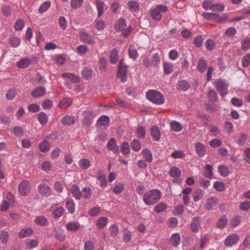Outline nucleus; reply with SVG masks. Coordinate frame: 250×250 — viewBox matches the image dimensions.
Here are the masks:
<instances>
[{
    "label": "nucleus",
    "instance_id": "3c124183",
    "mask_svg": "<svg viewBox=\"0 0 250 250\" xmlns=\"http://www.w3.org/2000/svg\"><path fill=\"white\" fill-rule=\"evenodd\" d=\"M171 129L175 132L180 131L182 129V125L177 121H172L170 124Z\"/></svg>",
    "mask_w": 250,
    "mask_h": 250
},
{
    "label": "nucleus",
    "instance_id": "9d476101",
    "mask_svg": "<svg viewBox=\"0 0 250 250\" xmlns=\"http://www.w3.org/2000/svg\"><path fill=\"white\" fill-rule=\"evenodd\" d=\"M107 148L109 151H112L116 154L119 153V147L117 145L116 140L114 138H111L107 144Z\"/></svg>",
    "mask_w": 250,
    "mask_h": 250
},
{
    "label": "nucleus",
    "instance_id": "72a5a7b5",
    "mask_svg": "<svg viewBox=\"0 0 250 250\" xmlns=\"http://www.w3.org/2000/svg\"><path fill=\"white\" fill-rule=\"evenodd\" d=\"M207 21H213L217 23H221L226 21L228 17H204Z\"/></svg>",
    "mask_w": 250,
    "mask_h": 250
},
{
    "label": "nucleus",
    "instance_id": "7ed1b4c3",
    "mask_svg": "<svg viewBox=\"0 0 250 250\" xmlns=\"http://www.w3.org/2000/svg\"><path fill=\"white\" fill-rule=\"evenodd\" d=\"M128 66L125 63L124 60L121 59L118 64L117 76L120 79L122 83H124L127 81Z\"/></svg>",
    "mask_w": 250,
    "mask_h": 250
},
{
    "label": "nucleus",
    "instance_id": "cd10ccee",
    "mask_svg": "<svg viewBox=\"0 0 250 250\" xmlns=\"http://www.w3.org/2000/svg\"><path fill=\"white\" fill-rule=\"evenodd\" d=\"M108 223V218L105 217L99 218L97 222V226L99 229L104 228Z\"/></svg>",
    "mask_w": 250,
    "mask_h": 250
},
{
    "label": "nucleus",
    "instance_id": "e433bc0d",
    "mask_svg": "<svg viewBox=\"0 0 250 250\" xmlns=\"http://www.w3.org/2000/svg\"><path fill=\"white\" fill-rule=\"evenodd\" d=\"M170 241L172 245L177 247L180 242V236L179 233L173 234L170 238Z\"/></svg>",
    "mask_w": 250,
    "mask_h": 250
},
{
    "label": "nucleus",
    "instance_id": "0eeeda50",
    "mask_svg": "<svg viewBox=\"0 0 250 250\" xmlns=\"http://www.w3.org/2000/svg\"><path fill=\"white\" fill-rule=\"evenodd\" d=\"M80 38L82 42L89 44L94 43L92 37L85 30H81L79 32Z\"/></svg>",
    "mask_w": 250,
    "mask_h": 250
},
{
    "label": "nucleus",
    "instance_id": "4be33fe9",
    "mask_svg": "<svg viewBox=\"0 0 250 250\" xmlns=\"http://www.w3.org/2000/svg\"><path fill=\"white\" fill-rule=\"evenodd\" d=\"M207 66V62L203 58L199 59L198 65L197 66V69L201 73H203L205 71Z\"/></svg>",
    "mask_w": 250,
    "mask_h": 250
},
{
    "label": "nucleus",
    "instance_id": "f8f14e48",
    "mask_svg": "<svg viewBox=\"0 0 250 250\" xmlns=\"http://www.w3.org/2000/svg\"><path fill=\"white\" fill-rule=\"evenodd\" d=\"M39 192L43 196H49L51 194V187L45 184L42 183L38 187Z\"/></svg>",
    "mask_w": 250,
    "mask_h": 250
},
{
    "label": "nucleus",
    "instance_id": "39448f33",
    "mask_svg": "<svg viewBox=\"0 0 250 250\" xmlns=\"http://www.w3.org/2000/svg\"><path fill=\"white\" fill-rule=\"evenodd\" d=\"M31 189V185L27 180L21 181L18 186V190L22 196H25L28 193Z\"/></svg>",
    "mask_w": 250,
    "mask_h": 250
},
{
    "label": "nucleus",
    "instance_id": "5701e85b",
    "mask_svg": "<svg viewBox=\"0 0 250 250\" xmlns=\"http://www.w3.org/2000/svg\"><path fill=\"white\" fill-rule=\"evenodd\" d=\"M33 233V230L29 228L22 229L19 232V237L21 238H25L30 236Z\"/></svg>",
    "mask_w": 250,
    "mask_h": 250
},
{
    "label": "nucleus",
    "instance_id": "a878e982",
    "mask_svg": "<svg viewBox=\"0 0 250 250\" xmlns=\"http://www.w3.org/2000/svg\"><path fill=\"white\" fill-rule=\"evenodd\" d=\"M8 42L11 47L16 48L20 45L21 40L18 38L11 36L9 38Z\"/></svg>",
    "mask_w": 250,
    "mask_h": 250
},
{
    "label": "nucleus",
    "instance_id": "864d4df0",
    "mask_svg": "<svg viewBox=\"0 0 250 250\" xmlns=\"http://www.w3.org/2000/svg\"><path fill=\"white\" fill-rule=\"evenodd\" d=\"M124 185L123 183H119L113 187V192L116 194H120L124 190Z\"/></svg>",
    "mask_w": 250,
    "mask_h": 250
},
{
    "label": "nucleus",
    "instance_id": "f704fd0d",
    "mask_svg": "<svg viewBox=\"0 0 250 250\" xmlns=\"http://www.w3.org/2000/svg\"><path fill=\"white\" fill-rule=\"evenodd\" d=\"M35 223L37 225L45 226L48 224V220L45 216H38L35 219Z\"/></svg>",
    "mask_w": 250,
    "mask_h": 250
},
{
    "label": "nucleus",
    "instance_id": "aec40b11",
    "mask_svg": "<svg viewBox=\"0 0 250 250\" xmlns=\"http://www.w3.org/2000/svg\"><path fill=\"white\" fill-rule=\"evenodd\" d=\"M212 166L210 165H207L204 167L203 175L206 178L211 179L213 177Z\"/></svg>",
    "mask_w": 250,
    "mask_h": 250
},
{
    "label": "nucleus",
    "instance_id": "e2e57ef3",
    "mask_svg": "<svg viewBox=\"0 0 250 250\" xmlns=\"http://www.w3.org/2000/svg\"><path fill=\"white\" fill-rule=\"evenodd\" d=\"M83 0H71L70 5L73 9L79 8L83 3Z\"/></svg>",
    "mask_w": 250,
    "mask_h": 250
},
{
    "label": "nucleus",
    "instance_id": "603ef678",
    "mask_svg": "<svg viewBox=\"0 0 250 250\" xmlns=\"http://www.w3.org/2000/svg\"><path fill=\"white\" fill-rule=\"evenodd\" d=\"M218 171L221 175L226 177L229 174L228 167L224 165H220L218 167Z\"/></svg>",
    "mask_w": 250,
    "mask_h": 250
},
{
    "label": "nucleus",
    "instance_id": "412c9836",
    "mask_svg": "<svg viewBox=\"0 0 250 250\" xmlns=\"http://www.w3.org/2000/svg\"><path fill=\"white\" fill-rule=\"evenodd\" d=\"M170 176L175 179H178L181 175V171L179 168L177 167H173L170 168L169 171Z\"/></svg>",
    "mask_w": 250,
    "mask_h": 250
},
{
    "label": "nucleus",
    "instance_id": "393cba45",
    "mask_svg": "<svg viewBox=\"0 0 250 250\" xmlns=\"http://www.w3.org/2000/svg\"><path fill=\"white\" fill-rule=\"evenodd\" d=\"M38 119L42 125H45L48 122L47 114L43 112H40L38 115Z\"/></svg>",
    "mask_w": 250,
    "mask_h": 250
},
{
    "label": "nucleus",
    "instance_id": "338daca9",
    "mask_svg": "<svg viewBox=\"0 0 250 250\" xmlns=\"http://www.w3.org/2000/svg\"><path fill=\"white\" fill-rule=\"evenodd\" d=\"M203 194V191L200 188L196 189L193 193V199L195 202L199 200L200 196Z\"/></svg>",
    "mask_w": 250,
    "mask_h": 250
},
{
    "label": "nucleus",
    "instance_id": "4d7b16f0",
    "mask_svg": "<svg viewBox=\"0 0 250 250\" xmlns=\"http://www.w3.org/2000/svg\"><path fill=\"white\" fill-rule=\"evenodd\" d=\"M205 46L207 50L212 51L214 49L215 44L212 39H208L206 42Z\"/></svg>",
    "mask_w": 250,
    "mask_h": 250
},
{
    "label": "nucleus",
    "instance_id": "c756f323",
    "mask_svg": "<svg viewBox=\"0 0 250 250\" xmlns=\"http://www.w3.org/2000/svg\"><path fill=\"white\" fill-rule=\"evenodd\" d=\"M110 62L112 64L116 63L119 59L118 52L116 49H114L111 52L109 56Z\"/></svg>",
    "mask_w": 250,
    "mask_h": 250
},
{
    "label": "nucleus",
    "instance_id": "ea45409f",
    "mask_svg": "<svg viewBox=\"0 0 250 250\" xmlns=\"http://www.w3.org/2000/svg\"><path fill=\"white\" fill-rule=\"evenodd\" d=\"M30 63V61L28 59H23L17 62V66L19 68H24L28 67Z\"/></svg>",
    "mask_w": 250,
    "mask_h": 250
},
{
    "label": "nucleus",
    "instance_id": "8fccbe9b",
    "mask_svg": "<svg viewBox=\"0 0 250 250\" xmlns=\"http://www.w3.org/2000/svg\"><path fill=\"white\" fill-rule=\"evenodd\" d=\"M121 151L124 155H127L130 153V147L128 143L124 142L121 144Z\"/></svg>",
    "mask_w": 250,
    "mask_h": 250
},
{
    "label": "nucleus",
    "instance_id": "20e7f679",
    "mask_svg": "<svg viewBox=\"0 0 250 250\" xmlns=\"http://www.w3.org/2000/svg\"><path fill=\"white\" fill-rule=\"evenodd\" d=\"M214 84L220 94L224 97L228 93V84L226 80L219 79L215 80Z\"/></svg>",
    "mask_w": 250,
    "mask_h": 250
},
{
    "label": "nucleus",
    "instance_id": "f257e3e1",
    "mask_svg": "<svg viewBox=\"0 0 250 250\" xmlns=\"http://www.w3.org/2000/svg\"><path fill=\"white\" fill-rule=\"evenodd\" d=\"M161 196V192L159 189H151L144 194L143 201L147 205H154L160 199Z\"/></svg>",
    "mask_w": 250,
    "mask_h": 250
},
{
    "label": "nucleus",
    "instance_id": "774afa93",
    "mask_svg": "<svg viewBox=\"0 0 250 250\" xmlns=\"http://www.w3.org/2000/svg\"><path fill=\"white\" fill-rule=\"evenodd\" d=\"M137 136L140 138H144L146 135V130L143 126H139L137 128Z\"/></svg>",
    "mask_w": 250,
    "mask_h": 250
},
{
    "label": "nucleus",
    "instance_id": "4468645a",
    "mask_svg": "<svg viewBox=\"0 0 250 250\" xmlns=\"http://www.w3.org/2000/svg\"><path fill=\"white\" fill-rule=\"evenodd\" d=\"M46 93V89L44 87L39 86L35 88L31 92V96L34 98H40L42 97Z\"/></svg>",
    "mask_w": 250,
    "mask_h": 250
},
{
    "label": "nucleus",
    "instance_id": "37998d69",
    "mask_svg": "<svg viewBox=\"0 0 250 250\" xmlns=\"http://www.w3.org/2000/svg\"><path fill=\"white\" fill-rule=\"evenodd\" d=\"M62 122L64 125H70L74 123V118L71 116H65L62 118Z\"/></svg>",
    "mask_w": 250,
    "mask_h": 250
},
{
    "label": "nucleus",
    "instance_id": "a18cd8bd",
    "mask_svg": "<svg viewBox=\"0 0 250 250\" xmlns=\"http://www.w3.org/2000/svg\"><path fill=\"white\" fill-rule=\"evenodd\" d=\"M131 147L134 151H139L141 148L140 142L137 139H133L131 142Z\"/></svg>",
    "mask_w": 250,
    "mask_h": 250
},
{
    "label": "nucleus",
    "instance_id": "0e129e2a",
    "mask_svg": "<svg viewBox=\"0 0 250 250\" xmlns=\"http://www.w3.org/2000/svg\"><path fill=\"white\" fill-rule=\"evenodd\" d=\"M50 6V2L49 1L44 2L40 7L39 11L41 13L45 12Z\"/></svg>",
    "mask_w": 250,
    "mask_h": 250
},
{
    "label": "nucleus",
    "instance_id": "ddd939ff",
    "mask_svg": "<svg viewBox=\"0 0 250 250\" xmlns=\"http://www.w3.org/2000/svg\"><path fill=\"white\" fill-rule=\"evenodd\" d=\"M195 150L197 155L200 158L204 157L206 154V147L203 144L200 142L195 144Z\"/></svg>",
    "mask_w": 250,
    "mask_h": 250
},
{
    "label": "nucleus",
    "instance_id": "1a4fd4ad",
    "mask_svg": "<svg viewBox=\"0 0 250 250\" xmlns=\"http://www.w3.org/2000/svg\"><path fill=\"white\" fill-rule=\"evenodd\" d=\"M109 116L103 115L98 119L97 126L98 127L107 128L109 125Z\"/></svg>",
    "mask_w": 250,
    "mask_h": 250
},
{
    "label": "nucleus",
    "instance_id": "6e6552de",
    "mask_svg": "<svg viewBox=\"0 0 250 250\" xmlns=\"http://www.w3.org/2000/svg\"><path fill=\"white\" fill-rule=\"evenodd\" d=\"M85 124L89 125L91 121L95 117V114L92 109H87L83 112Z\"/></svg>",
    "mask_w": 250,
    "mask_h": 250
},
{
    "label": "nucleus",
    "instance_id": "de8ad7c7",
    "mask_svg": "<svg viewBox=\"0 0 250 250\" xmlns=\"http://www.w3.org/2000/svg\"><path fill=\"white\" fill-rule=\"evenodd\" d=\"M167 205L161 202L158 203L155 207V211L158 213H161L162 212H163L166 210L167 208Z\"/></svg>",
    "mask_w": 250,
    "mask_h": 250
},
{
    "label": "nucleus",
    "instance_id": "680f3d73",
    "mask_svg": "<svg viewBox=\"0 0 250 250\" xmlns=\"http://www.w3.org/2000/svg\"><path fill=\"white\" fill-rule=\"evenodd\" d=\"M128 54L129 57L134 61L136 60L138 56V54L136 49L134 48L130 47L128 49Z\"/></svg>",
    "mask_w": 250,
    "mask_h": 250
},
{
    "label": "nucleus",
    "instance_id": "4c0bfd02",
    "mask_svg": "<svg viewBox=\"0 0 250 250\" xmlns=\"http://www.w3.org/2000/svg\"><path fill=\"white\" fill-rule=\"evenodd\" d=\"M82 74L83 78L85 80H89L92 77V70L91 68L85 67L83 68Z\"/></svg>",
    "mask_w": 250,
    "mask_h": 250
},
{
    "label": "nucleus",
    "instance_id": "c85d7f7f",
    "mask_svg": "<svg viewBox=\"0 0 250 250\" xmlns=\"http://www.w3.org/2000/svg\"><path fill=\"white\" fill-rule=\"evenodd\" d=\"M142 155L146 160L148 162H151L153 160V156L151 152L148 149H144L142 151Z\"/></svg>",
    "mask_w": 250,
    "mask_h": 250
},
{
    "label": "nucleus",
    "instance_id": "69168bd1",
    "mask_svg": "<svg viewBox=\"0 0 250 250\" xmlns=\"http://www.w3.org/2000/svg\"><path fill=\"white\" fill-rule=\"evenodd\" d=\"M208 97L209 100L211 102H216L217 101V93L214 90H209L208 91Z\"/></svg>",
    "mask_w": 250,
    "mask_h": 250
},
{
    "label": "nucleus",
    "instance_id": "a19ab883",
    "mask_svg": "<svg viewBox=\"0 0 250 250\" xmlns=\"http://www.w3.org/2000/svg\"><path fill=\"white\" fill-rule=\"evenodd\" d=\"M173 67V66L170 62H165L163 64L164 71L166 74H170L172 71Z\"/></svg>",
    "mask_w": 250,
    "mask_h": 250
},
{
    "label": "nucleus",
    "instance_id": "6e6d98bb",
    "mask_svg": "<svg viewBox=\"0 0 250 250\" xmlns=\"http://www.w3.org/2000/svg\"><path fill=\"white\" fill-rule=\"evenodd\" d=\"M13 132L16 136L21 137L23 135L24 130L20 126H16L13 128Z\"/></svg>",
    "mask_w": 250,
    "mask_h": 250
},
{
    "label": "nucleus",
    "instance_id": "bf43d9fd",
    "mask_svg": "<svg viewBox=\"0 0 250 250\" xmlns=\"http://www.w3.org/2000/svg\"><path fill=\"white\" fill-rule=\"evenodd\" d=\"M24 26V22L21 19H19L15 23L14 27L17 31H21Z\"/></svg>",
    "mask_w": 250,
    "mask_h": 250
},
{
    "label": "nucleus",
    "instance_id": "09e8293b",
    "mask_svg": "<svg viewBox=\"0 0 250 250\" xmlns=\"http://www.w3.org/2000/svg\"><path fill=\"white\" fill-rule=\"evenodd\" d=\"M241 48L244 51H246L250 48V38L249 37L245 38L241 42Z\"/></svg>",
    "mask_w": 250,
    "mask_h": 250
},
{
    "label": "nucleus",
    "instance_id": "dca6fc26",
    "mask_svg": "<svg viewBox=\"0 0 250 250\" xmlns=\"http://www.w3.org/2000/svg\"><path fill=\"white\" fill-rule=\"evenodd\" d=\"M151 135L154 141H158L161 137V133L159 128L155 125H153L150 129Z\"/></svg>",
    "mask_w": 250,
    "mask_h": 250
},
{
    "label": "nucleus",
    "instance_id": "f3484780",
    "mask_svg": "<svg viewBox=\"0 0 250 250\" xmlns=\"http://www.w3.org/2000/svg\"><path fill=\"white\" fill-rule=\"evenodd\" d=\"M176 87L178 90L186 91L189 88L190 84L186 80H181L178 82Z\"/></svg>",
    "mask_w": 250,
    "mask_h": 250
},
{
    "label": "nucleus",
    "instance_id": "423d86ee",
    "mask_svg": "<svg viewBox=\"0 0 250 250\" xmlns=\"http://www.w3.org/2000/svg\"><path fill=\"white\" fill-rule=\"evenodd\" d=\"M240 238L238 235L232 233L228 235L224 240V244L227 247H230L236 244L239 240Z\"/></svg>",
    "mask_w": 250,
    "mask_h": 250
},
{
    "label": "nucleus",
    "instance_id": "bb28decb",
    "mask_svg": "<svg viewBox=\"0 0 250 250\" xmlns=\"http://www.w3.org/2000/svg\"><path fill=\"white\" fill-rule=\"evenodd\" d=\"M62 77L64 78H67L72 83H77L79 82V77L77 75H74V74L72 73H63L62 75Z\"/></svg>",
    "mask_w": 250,
    "mask_h": 250
},
{
    "label": "nucleus",
    "instance_id": "2f4dec72",
    "mask_svg": "<svg viewBox=\"0 0 250 250\" xmlns=\"http://www.w3.org/2000/svg\"><path fill=\"white\" fill-rule=\"evenodd\" d=\"M228 222L227 217L225 215L222 216L216 223V227L219 229H223Z\"/></svg>",
    "mask_w": 250,
    "mask_h": 250
},
{
    "label": "nucleus",
    "instance_id": "2eb2a0df",
    "mask_svg": "<svg viewBox=\"0 0 250 250\" xmlns=\"http://www.w3.org/2000/svg\"><path fill=\"white\" fill-rule=\"evenodd\" d=\"M126 21L123 18H121L118 20L114 25L115 30L119 32L123 31L126 27Z\"/></svg>",
    "mask_w": 250,
    "mask_h": 250
},
{
    "label": "nucleus",
    "instance_id": "58836bf2",
    "mask_svg": "<svg viewBox=\"0 0 250 250\" xmlns=\"http://www.w3.org/2000/svg\"><path fill=\"white\" fill-rule=\"evenodd\" d=\"M80 167L83 169H87L90 166V163L87 159H82L79 162Z\"/></svg>",
    "mask_w": 250,
    "mask_h": 250
},
{
    "label": "nucleus",
    "instance_id": "f03ea898",
    "mask_svg": "<svg viewBox=\"0 0 250 250\" xmlns=\"http://www.w3.org/2000/svg\"><path fill=\"white\" fill-rule=\"evenodd\" d=\"M146 98L151 102L157 104H162L165 102L164 96L155 90H149L146 93Z\"/></svg>",
    "mask_w": 250,
    "mask_h": 250
},
{
    "label": "nucleus",
    "instance_id": "c9c22d12",
    "mask_svg": "<svg viewBox=\"0 0 250 250\" xmlns=\"http://www.w3.org/2000/svg\"><path fill=\"white\" fill-rule=\"evenodd\" d=\"M50 147V145L47 141H43L39 145L40 150L41 152H46Z\"/></svg>",
    "mask_w": 250,
    "mask_h": 250
},
{
    "label": "nucleus",
    "instance_id": "13d9d810",
    "mask_svg": "<svg viewBox=\"0 0 250 250\" xmlns=\"http://www.w3.org/2000/svg\"><path fill=\"white\" fill-rule=\"evenodd\" d=\"M72 103V100L70 98L65 97L63 98L60 103V107H67L70 105Z\"/></svg>",
    "mask_w": 250,
    "mask_h": 250
},
{
    "label": "nucleus",
    "instance_id": "9b49d317",
    "mask_svg": "<svg viewBox=\"0 0 250 250\" xmlns=\"http://www.w3.org/2000/svg\"><path fill=\"white\" fill-rule=\"evenodd\" d=\"M167 10V7L164 5L159 4L150 10L151 16H158L161 13H165Z\"/></svg>",
    "mask_w": 250,
    "mask_h": 250
},
{
    "label": "nucleus",
    "instance_id": "a211bd4d",
    "mask_svg": "<svg viewBox=\"0 0 250 250\" xmlns=\"http://www.w3.org/2000/svg\"><path fill=\"white\" fill-rule=\"evenodd\" d=\"M200 226V221L199 217H194L190 224V228L194 232H197Z\"/></svg>",
    "mask_w": 250,
    "mask_h": 250
},
{
    "label": "nucleus",
    "instance_id": "5fc2aeb1",
    "mask_svg": "<svg viewBox=\"0 0 250 250\" xmlns=\"http://www.w3.org/2000/svg\"><path fill=\"white\" fill-rule=\"evenodd\" d=\"M242 63L243 67H248L250 64V53L247 54L242 58Z\"/></svg>",
    "mask_w": 250,
    "mask_h": 250
},
{
    "label": "nucleus",
    "instance_id": "7c9ffc66",
    "mask_svg": "<svg viewBox=\"0 0 250 250\" xmlns=\"http://www.w3.org/2000/svg\"><path fill=\"white\" fill-rule=\"evenodd\" d=\"M66 207L69 213L73 214L75 210V204L72 199H68L66 202Z\"/></svg>",
    "mask_w": 250,
    "mask_h": 250
},
{
    "label": "nucleus",
    "instance_id": "79ce46f5",
    "mask_svg": "<svg viewBox=\"0 0 250 250\" xmlns=\"http://www.w3.org/2000/svg\"><path fill=\"white\" fill-rule=\"evenodd\" d=\"M63 212L64 208L62 207H58L53 211V217L55 219H59L62 216V215L63 213Z\"/></svg>",
    "mask_w": 250,
    "mask_h": 250
},
{
    "label": "nucleus",
    "instance_id": "052dcab7",
    "mask_svg": "<svg viewBox=\"0 0 250 250\" xmlns=\"http://www.w3.org/2000/svg\"><path fill=\"white\" fill-rule=\"evenodd\" d=\"M213 188L218 191H222L225 189V185L222 182L216 181L214 183Z\"/></svg>",
    "mask_w": 250,
    "mask_h": 250
},
{
    "label": "nucleus",
    "instance_id": "473e14b6",
    "mask_svg": "<svg viewBox=\"0 0 250 250\" xmlns=\"http://www.w3.org/2000/svg\"><path fill=\"white\" fill-rule=\"evenodd\" d=\"M151 63L153 66L158 67L160 63V58L158 53L153 54L151 56Z\"/></svg>",
    "mask_w": 250,
    "mask_h": 250
},
{
    "label": "nucleus",
    "instance_id": "49530a36",
    "mask_svg": "<svg viewBox=\"0 0 250 250\" xmlns=\"http://www.w3.org/2000/svg\"><path fill=\"white\" fill-rule=\"evenodd\" d=\"M66 228L69 231H76L79 229L80 225L79 223L70 222L67 224Z\"/></svg>",
    "mask_w": 250,
    "mask_h": 250
},
{
    "label": "nucleus",
    "instance_id": "b1692460",
    "mask_svg": "<svg viewBox=\"0 0 250 250\" xmlns=\"http://www.w3.org/2000/svg\"><path fill=\"white\" fill-rule=\"evenodd\" d=\"M217 201V199L216 197H211L207 200L206 204L205 206L206 209L210 210L212 207L215 206Z\"/></svg>",
    "mask_w": 250,
    "mask_h": 250
},
{
    "label": "nucleus",
    "instance_id": "6ab92c4d",
    "mask_svg": "<svg viewBox=\"0 0 250 250\" xmlns=\"http://www.w3.org/2000/svg\"><path fill=\"white\" fill-rule=\"evenodd\" d=\"M71 192L76 199L80 200L81 198L82 193L76 185L71 186Z\"/></svg>",
    "mask_w": 250,
    "mask_h": 250
},
{
    "label": "nucleus",
    "instance_id": "c03bdc74",
    "mask_svg": "<svg viewBox=\"0 0 250 250\" xmlns=\"http://www.w3.org/2000/svg\"><path fill=\"white\" fill-rule=\"evenodd\" d=\"M127 5L129 10L132 11H138L140 9V5L138 2L135 1H128Z\"/></svg>",
    "mask_w": 250,
    "mask_h": 250
}]
</instances>
